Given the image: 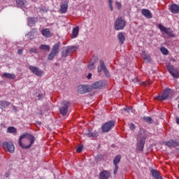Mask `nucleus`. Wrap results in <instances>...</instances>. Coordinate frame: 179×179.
Here are the masks:
<instances>
[{
	"mask_svg": "<svg viewBox=\"0 0 179 179\" xmlns=\"http://www.w3.org/2000/svg\"><path fill=\"white\" fill-rule=\"evenodd\" d=\"M36 141V137L33 134L29 133L21 135L18 140V143L22 149H30L34 142Z\"/></svg>",
	"mask_w": 179,
	"mask_h": 179,
	"instance_id": "f257e3e1",
	"label": "nucleus"
},
{
	"mask_svg": "<svg viewBox=\"0 0 179 179\" xmlns=\"http://www.w3.org/2000/svg\"><path fill=\"white\" fill-rule=\"evenodd\" d=\"M146 131L144 129L141 128L137 137L136 149L139 152L143 151L145 141H146Z\"/></svg>",
	"mask_w": 179,
	"mask_h": 179,
	"instance_id": "f03ea898",
	"label": "nucleus"
},
{
	"mask_svg": "<svg viewBox=\"0 0 179 179\" xmlns=\"http://www.w3.org/2000/svg\"><path fill=\"white\" fill-rule=\"evenodd\" d=\"M126 24L127 22L124 19H122V17H118L115 22L114 27L116 31H120L124 29Z\"/></svg>",
	"mask_w": 179,
	"mask_h": 179,
	"instance_id": "7ed1b4c3",
	"label": "nucleus"
},
{
	"mask_svg": "<svg viewBox=\"0 0 179 179\" xmlns=\"http://www.w3.org/2000/svg\"><path fill=\"white\" fill-rule=\"evenodd\" d=\"M60 48V42L55 43L51 49L50 53L48 56V60H52L54 57L59 53V49Z\"/></svg>",
	"mask_w": 179,
	"mask_h": 179,
	"instance_id": "20e7f679",
	"label": "nucleus"
},
{
	"mask_svg": "<svg viewBox=\"0 0 179 179\" xmlns=\"http://www.w3.org/2000/svg\"><path fill=\"white\" fill-rule=\"evenodd\" d=\"M115 127V122L113 120H110L108 122H105L101 127V132L102 133H108Z\"/></svg>",
	"mask_w": 179,
	"mask_h": 179,
	"instance_id": "39448f33",
	"label": "nucleus"
},
{
	"mask_svg": "<svg viewBox=\"0 0 179 179\" xmlns=\"http://www.w3.org/2000/svg\"><path fill=\"white\" fill-rule=\"evenodd\" d=\"M2 147L5 150H7L10 153L15 152V145L13 142L4 141L2 143Z\"/></svg>",
	"mask_w": 179,
	"mask_h": 179,
	"instance_id": "423d86ee",
	"label": "nucleus"
},
{
	"mask_svg": "<svg viewBox=\"0 0 179 179\" xmlns=\"http://www.w3.org/2000/svg\"><path fill=\"white\" fill-rule=\"evenodd\" d=\"M69 101H63L61 103V106L59 108L60 114L63 116H66L68 112V108L69 106Z\"/></svg>",
	"mask_w": 179,
	"mask_h": 179,
	"instance_id": "0eeeda50",
	"label": "nucleus"
},
{
	"mask_svg": "<svg viewBox=\"0 0 179 179\" xmlns=\"http://www.w3.org/2000/svg\"><path fill=\"white\" fill-rule=\"evenodd\" d=\"M158 28L160 29V31L162 32H164V34H167L168 36L171 37V38L175 37L173 31L171 30V28H167V27L163 26L162 24H159Z\"/></svg>",
	"mask_w": 179,
	"mask_h": 179,
	"instance_id": "6e6552de",
	"label": "nucleus"
},
{
	"mask_svg": "<svg viewBox=\"0 0 179 179\" xmlns=\"http://www.w3.org/2000/svg\"><path fill=\"white\" fill-rule=\"evenodd\" d=\"M100 65L98 66L97 69V71L98 73H101L102 71H103V73H105V75L106 76L107 78H110V73L108 70L107 69L105 63L103 60H100L99 62Z\"/></svg>",
	"mask_w": 179,
	"mask_h": 179,
	"instance_id": "1a4fd4ad",
	"label": "nucleus"
},
{
	"mask_svg": "<svg viewBox=\"0 0 179 179\" xmlns=\"http://www.w3.org/2000/svg\"><path fill=\"white\" fill-rule=\"evenodd\" d=\"M92 91L91 87L88 85H80L77 88V92L78 94H84Z\"/></svg>",
	"mask_w": 179,
	"mask_h": 179,
	"instance_id": "9d476101",
	"label": "nucleus"
},
{
	"mask_svg": "<svg viewBox=\"0 0 179 179\" xmlns=\"http://www.w3.org/2000/svg\"><path fill=\"white\" fill-rule=\"evenodd\" d=\"M76 49V46L69 45L62 48V57H66Z\"/></svg>",
	"mask_w": 179,
	"mask_h": 179,
	"instance_id": "9b49d317",
	"label": "nucleus"
},
{
	"mask_svg": "<svg viewBox=\"0 0 179 179\" xmlns=\"http://www.w3.org/2000/svg\"><path fill=\"white\" fill-rule=\"evenodd\" d=\"M173 96V92L172 90L167 88L164 90L162 93V101H165L166 99H169L172 98Z\"/></svg>",
	"mask_w": 179,
	"mask_h": 179,
	"instance_id": "f8f14e48",
	"label": "nucleus"
},
{
	"mask_svg": "<svg viewBox=\"0 0 179 179\" xmlns=\"http://www.w3.org/2000/svg\"><path fill=\"white\" fill-rule=\"evenodd\" d=\"M29 69L38 77H41L43 74V71L41 70L38 66H29Z\"/></svg>",
	"mask_w": 179,
	"mask_h": 179,
	"instance_id": "ddd939ff",
	"label": "nucleus"
},
{
	"mask_svg": "<svg viewBox=\"0 0 179 179\" xmlns=\"http://www.w3.org/2000/svg\"><path fill=\"white\" fill-rule=\"evenodd\" d=\"M167 70L174 78H179V72L173 66L168 65Z\"/></svg>",
	"mask_w": 179,
	"mask_h": 179,
	"instance_id": "4468645a",
	"label": "nucleus"
},
{
	"mask_svg": "<svg viewBox=\"0 0 179 179\" xmlns=\"http://www.w3.org/2000/svg\"><path fill=\"white\" fill-rule=\"evenodd\" d=\"M106 82L103 80H99L94 83L92 85V88L94 90L103 89L106 87Z\"/></svg>",
	"mask_w": 179,
	"mask_h": 179,
	"instance_id": "2eb2a0df",
	"label": "nucleus"
},
{
	"mask_svg": "<svg viewBox=\"0 0 179 179\" xmlns=\"http://www.w3.org/2000/svg\"><path fill=\"white\" fill-rule=\"evenodd\" d=\"M164 145L170 148H175L179 146V141L174 139H170L168 141H165Z\"/></svg>",
	"mask_w": 179,
	"mask_h": 179,
	"instance_id": "dca6fc26",
	"label": "nucleus"
},
{
	"mask_svg": "<svg viewBox=\"0 0 179 179\" xmlns=\"http://www.w3.org/2000/svg\"><path fill=\"white\" fill-rule=\"evenodd\" d=\"M68 6L69 1H64V2L61 3L59 11L62 14H65L68 10Z\"/></svg>",
	"mask_w": 179,
	"mask_h": 179,
	"instance_id": "f3484780",
	"label": "nucleus"
},
{
	"mask_svg": "<svg viewBox=\"0 0 179 179\" xmlns=\"http://www.w3.org/2000/svg\"><path fill=\"white\" fill-rule=\"evenodd\" d=\"M110 176L111 173L109 171H102L99 173V179H108Z\"/></svg>",
	"mask_w": 179,
	"mask_h": 179,
	"instance_id": "a211bd4d",
	"label": "nucleus"
},
{
	"mask_svg": "<svg viewBox=\"0 0 179 179\" xmlns=\"http://www.w3.org/2000/svg\"><path fill=\"white\" fill-rule=\"evenodd\" d=\"M41 34L43 37L49 38L52 36V34L50 32V29L45 28L41 31Z\"/></svg>",
	"mask_w": 179,
	"mask_h": 179,
	"instance_id": "6ab92c4d",
	"label": "nucleus"
},
{
	"mask_svg": "<svg viewBox=\"0 0 179 179\" xmlns=\"http://www.w3.org/2000/svg\"><path fill=\"white\" fill-rule=\"evenodd\" d=\"M170 10L173 14H179V6L174 3L170 7Z\"/></svg>",
	"mask_w": 179,
	"mask_h": 179,
	"instance_id": "aec40b11",
	"label": "nucleus"
},
{
	"mask_svg": "<svg viewBox=\"0 0 179 179\" xmlns=\"http://www.w3.org/2000/svg\"><path fill=\"white\" fill-rule=\"evenodd\" d=\"M142 14L143 16H145L147 19H152V15L150 10L148 9H142Z\"/></svg>",
	"mask_w": 179,
	"mask_h": 179,
	"instance_id": "412c9836",
	"label": "nucleus"
},
{
	"mask_svg": "<svg viewBox=\"0 0 179 179\" xmlns=\"http://www.w3.org/2000/svg\"><path fill=\"white\" fill-rule=\"evenodd\" d=\"M2 76L5 78L9 79V80H15L16 79V75L15 73H3L2 74Z\"/></svg>",
	"mask_w": 179,
	"mask_h": 179,
	"instance_id": "4be33fe9",
	"label": "nucleus"
},
{
	"mask_svg": "<svg viewBox=\"0 0 179 179\" xmlns=\"http://www.w3.org/2000/svg\"><path fill=\"white\" fill-rule=\"evenodd\" d=\"M117 39L119 40L120 45H122L126 40L125 36L122 32H120L117 34Z\"/></svg>",
	"mask_w": 179,
	"mask_h": 179,
	"instance_id": "5701e85b",
	"label": "nucleus"
},
{
	"mask_svg": "<svg viewBox=\"0 0 179 179\" xmlns=\"http://www.w3.org/2000/svg\"><path fill=\"white\" fill-rule=\"evenodd\" d=\"M10 106V102L8 101H0V108L3 109L9 107Z\"/></svg>",
	"mask_w": 179,
	"mask_h": 179,
	"instance_id": "b1692460",
	"label": "nucleus"
},
{
	"mask_svg": "<svg viewBox=\"0 0 179 179\" xmlns=\"http://www.w3.org/2000/svg\"><path fill=\"white\" fill-rule=\"evenodd\" d=\"M79 33V27L77 26L73 29L72 34H71V38H77Z\"/></svg>",
	"mask_w": 179,
	"mask_h": 179,
	"instance_id": "393cba45",
	"label": "nucleus"
},
{
	"mask_svg": "<svg viewBox=\"0 0 179 179\" xmlns=\"http://www.w3.org/2000/svg\"><path fill=\"white\" fill-rule=\"evenodd\" d=\"M151 173L155 179H163V178L159 176L158 171L156 169H151Z\"/></svg>",
	"mask_w": 179,
	"mask_h": 179,
	"instance_id": "a878e982",
	"label": "nucleus"
},
{
	"mask_svg": "<svg viewBox=\"0 0 179 179\" xmlns=\"http://www.w3.org/2000/svg\"><path fill=\"white\" fill-rule=\"evenodd\" d=\"M27 24L29 27H33L36 24V17H30L27 18Z\"/></svg>",
	"mask_w": 179,
	"mask_h": 179,
	"instance_id": "bb28decb",
	"label": "nucleus"
},
{
	"mask_svg": "<svg viewBox=\"0 0 179 179\" xmlns=\"http://www.w3.org/2000/svg\"><path fill=\"white\" fill-rule=\"evenodd\" d=\"M98 132L97 131H90L87 134V137L89 138H96L98 137Z\"/></svg>",
	"mask_w": 179,
	"mask_h": 179,
	"instance_id": "cd10ccee",
	"label": "nucleus"
},
{
	"mask_svg": "<svg viewBox=\"0 0 179 179\" xmlns=\"http://www.w3.org/2000/svg\"><path fill=\"white\" fill-rule=\"evenodd\" d=\"M16 3L18 8H22L26 5L27 1L25 0H16Z\"/></svg>",
	"mask_w": 179,
	"mask_h": 179,
	"instance_id": "c85d7f7f",
	"label": "nucleus"
},
{
	"mask_svg": "<svg viewBox=\"0 0 179 179\" xmlns=\"http://www.w3.org/2000/svg\"><path fill=\"white\" fill-rule=\"evenodd\" d=\"M142 57L145 59V61H146V62H149L151 61V58H150V55H147V53H146V52L145 50H143L142 52Z\"/></svg>",
	"mask_w": 179,
	"mask_h": 179,
	"instance_id": "c756f323",
	"label": "nucleus"
},
{
	"mask_svg": "<svg viewBox=\"0 0 179 179\" xmlns=\"http://www.w3.org/2000/svg\"><path fill=\"white\" fill-rule=\"evenodd\" d=\"M94 64H95V61H94V59L92 58L90 62V64L87 66L88 69L89 70H94L95 69Z\"/></svg>",
	"mask_w": 179,
	"mask_h": 179,
	"instance_id": "7c9ffc66",
	"label": "nucleus"
},
{
	"mask_svg": "<svg viewBox=\"0 0 179 179\" xmlns=\"http://www.w3.org/2000/svg\"><path fill=\"white\" fill-rule=\"evenodd\" d=\"M7 131L10 134H16L17 132V129L15 127H8Z\"/></svg>",
	"mask_w": 179,
	"mask_h": 179,
	"instance_id": "2f4dec72",
	"label": "nucleus"
},
{
	"mask_svg": "<svg viewBox=\"0 0 179 179\" xmlns=\"http://www.w3.org/2000/svg\"><path fill=\"white\" fill-rule=\"evenodd\" d=\"M39 49L41 50L49 52L50 50V47L48 45L41 44V46L39 47Z\"/></svg>",
	"mask_w": 179,
	"mask_h": 179,
	"instance_id": "473e14b6",
	"label": "nucleus"
},
{
	"mask_svg": "<svg viewBox=\"0 0 179 179\" xmlns=\"http://www.w3.org/2000/svg\"><path fill=\"white\" fill-rule=\"evenodd\" d=\"M121 159L120 155H117L113 159V164L115 166H117V164L120 163Z\"/></svg>",
	"mask_w": 179,
	"mask_h": 179,
	"instance_id": "72a5a7b5",
	"label": "nucleus"
},
{
	"mask_svg": "<svg viewBox=\"0 0 179 179\" xmlns=\"http://www.w3.org/2000/svg\"><path fill=\"white\" fill-rule=\"evenodd\" d=\"M160 50L164 55H167L169 54V50L165 47H162Z\"/></svg>",
	"mask_w": 179,
	"mask_h": 179,
	"instance_id": "f704fd0d",
	"label": "nucleus"
},
{
	"mask_svg": "<svg viewBox=\"0 0 179 179\" xmlns=\"http://www.w3.org/2000/svg\"><path fill=\"white\" fill-rule=\"evenodd\" d=\"M144 120H145L146 122H148L149 124L153 123V120H152V117L150 116L144 117Z\"/></svg>",
	"mask_w": 179,
	"mask_h": 179,
	"instance_id": "c9c22d12",
	"label": "nucleus"
},
{
	"mask_svg": "<svg viewBox=\"0 0 179 179\" xmlns=\"http://www.w3.org/2000/svg\"><path fill=\"white\" fill-rule=\"evenodd\" d=\"M29 52H30V54H32V53L38 54V50L37 49V48L34 47L30 49Z\"/></svg>",
	"mask_w": 179,
	"mask_h": 179,
	"instance_id": "e433bc0d",
	"label": "nucleus"
},
{
	"mask_svg": "<svg viewBox=\"0 0 179 179\" xmlns=\"http://www.w3.org/2000/svg\"><path fill=\"white\" fill-rule=\"evenodd\" d=\"M83 149V145H79V146L78 147V148H76V152H77L78 153H81Z\"/></svg>",
	"mask_w": 179,
	"mask_h": 179,
	"instance_id": "4c0bfd02",
	"label": "nucleus"
},
{
	"mask_svg": "<svg viewBox=\"0 0 179 179\" xmlns=\"http://www.w3.org/2000/svg\"><path fill=\"white\" fill-rule=\"evenodd\" d=\"M129 127L130 129L132 131L136 129V126L134 123L129 124Z\"/></svg>",
	"mask_w": 179,
	"mask_h": 179,
	"instance_id": "58836bf2",
	"label": "nucleus"
},
{
	"mask_svg": "<svg viewBox=\"0 0 179 179\" xmlns=\"http://www.w3.org/2000/svg\"><path fill=\"white\" fill-rule=\"evenodd\" d=\"M28 36L30 40L34 39V34L31 31L28 34Z\"/></svg>",
	"mask_w": 179,
	"mask_h": 179,
	"instance_id": "ea45409f",
	"label": "nucleus"
},
{
	"mask_svg": "<svg viewBox=\"0 0 179 179\" xmlns=\"http://www.w3.org/2000/svg\"><path fill=\"white\" fill-rule=\"evenodd\" d=\"M124 111V112H127V113H130V110H131L130 108L126 106L123 108Z\"/></svg>",
	"mask_w": 179,
	"mask_h": 179,
	"instance_id": "a19ab883",
	"label": "nucleus"
},
{
	"mask_svg": "<svg viewBox=\"0 0 179 179\" xmlns=\"http://www.w3.org/2000/svg\"><path fill=\"white\" fill-rule=\"evenodd\" d=\"M115 5L118 8L119 10L122 8V5L120 2L116 1Z\"/></svg>",
	"mask_w": 179,
	"mask_h": 179,
	"instance_id": "79ce46f5",
	"label": "nucleus"
},
{
	"mask_svg": "<svg viewBox=\"0 0 179 179\" xmlns=\"http://www.w3.org/2000/svg\"><path fill=\"white\" fill-rule=\"evenodd\" d=\"M155 99L159 100V101H163L162 100V96H155Z\"/></svg>",
	"mask_w": 179,
	"mask_h": 179,
	"instance_id": "37998d69",
	"label": "nucleus"
},
{
	"mask_svg": "<svg viewBox=\"0 0 179 179\" xmlns=\"http://www.w3.org/2000/svg\"><path fill=\"white\" fill-rule=\"evenodd\" d=\"M115 169H114V174L115 175L117 173V171L118 170V166L117 165H115Z\"/></svg>",
	"mask_w": 179,
	"mask_h": 179,
	"instance_id": "c03bdc74",
	"label": "nucleus"
},
{
	"mask_svg": "<svg viewBox=\"0 0 179 179\" xmlns=\"http://www.w3.org/2000/svg\"><path fill=\"white\" fill-rule=\"evenodd\" d=\"M17 53H18V55H22V54H23V50H22V49H18Z\"/></svg>",
	"mask_w": 179,
	"mask_h": 179,
	"instance_id": "a18cd8bd",
	"label": "nucleus"
},
{
	"mask_svg": "<svg viewBox=\"0 0 179 179\" xmlns=\"http://www.w3.org/2000/svg\"><path fill=\"white\" fill-rule=\"evenodd\" d=\"M38 98L39 100L42 99L43 98V94H38Z\"/></svg>",
	"mask_w": 179,
	"mask_h": 179,
	"instance_id": "49530a36",
	"label": "nucleus"
},
{
	"mask_svg": "<svg viewBox=\"0 0 179 179\" xmlns=\"http://www.w3.org/2000/svg\"><path fill=\"white\" fill-rule=\"evenodd\" d=\"M92 74L91 73H88V76H87V79H88V80H90L91 78H92Z\"/></svg>",
	"mask_w": 179,
	"mask_h": 179,
	"instance_id": "de8ad7c7",
	"label": "nucleus"
},
{
	"mask_svg": "<svg viewBox=\"0 0 179 179\" xmlns=\"http://www.w3.org/2000/svg\"><path fill=\"white\" fill-rule=\"evenodd\" d=\"M108 6H109V8H110V10L113 11V8L112 3L111 4H108Z\"/></svg>",
	"mask_w": 179,
	"mask_h": 179,
	"instance_id": "09e8293b",
	"label": "nucleus"
},
{
	"mask_svg": "<svg viewBox=\"0 0 179 179\" xmlns=\"http://www.w3.org/2000/svg\"><path fill=\"white\" fill-rule=\"evenodd\" d=\"M176 123H177V124L179 125V117H176Z\"/></svg>",
	"mask_w": 179,
	"mask_h": 179,
	"instance_id": "8fccbe9b",
	"label": "nucleus"
},
{
	"mask_svg": "<svg viewBox=\"0 0 179 179\" xmlns=\"http://www.w3.org/2000/svg\"><path fill=\"white\" fill-rule=\"evenodd\" d=\"M143 84L145 85V86H147L148 85H150V83H148L146 82H143Z\"/></svg>",
	"mask_w": 179,
	"mask_h": 179,
	"instance_id": "3c124183",
	"label": "nucleus"
},
{
	"mask_svg": "<svg viewBox=\"0 0 179 179\" xmlns=\"http://www.w3.org/2000/svg\"><path fill=\"white\" fill-rule=\"evenodd\" d=\"M108 4H113V0H108Z\"/></svg>",
	"mask_w": 179,
	"mask_h": 179,
	"instance_id": "603ef678",
	"label": "nucleus"
},
{
	"mask_svg": "<svg viewBox=\"0 0 179 179\" xmlns=\"http://www.w3.org/2000/svg\"><path fill=\"white\" fill-rule=\"evenodd\" d=\"M171 61L175 62L176 59L174 58H171Z\"/></svg>",
	"mask_w": 179,
	"mask_h": 179,
	"instance_id": "864d4df0",
	"label": "nucleus"
},
{
	"mask_svg": "<svg viewBox=\"0 0 179 179\" xmlns=\"http://www.w3.org/2000/svg\"><path fill=\"white\" fill-rule=\"evenodd\" d=\"M38 114H39V115H42V112L40 111V112L38 113Z\"/></svg>",
	"mask_w": 179,
	"mask_h": 179,
	"instance_id": "5fc2aeb1",
	"label": "nucleus"
},
{
	"mask_svg": "<svg viewBox=\"0 0 179 179\" xmlns=\"http://www.w3.org/2000/svg\"><path fill=\"white\" fill-rule=\"evenodd\" d=\"M8 176H9L8 173H6V177H8Z\"/></svg>",
	"mask_w": 179,
	"mask_h": 179,
	"instance_id": "6e6d98bb",
	"label": "nucleus"
},
{
	"mask_svg": "<svg viewBox=\"0 0 179 179\" xmlns=\"http://www.w3.org/2000/svg\"><path fill=\"white\" fill-rule=\"evenodd\" d=\"M13 108L15 109V108H16V106H13Z\"/></svg>",
	"mask_w": 179,
	"mask_h": 179,
	"instance_id": "4d7b16f0",
	"label": "nucleus"
},
{
	"mask_svg": "<svg viewBox=\"0 0 179 179\" xmlns=\"http://www.w3.org/2000/svg\"><path fill=\"white\" fill-rule=\"evenodd\" d=\"M178 108H179V103H178Z\"/></svg>",
	"mask_w": 179,
	"mask_h": 179,
	"instance_id": "13d9d810",
	"label": "nucleus"
}]
</instances>
